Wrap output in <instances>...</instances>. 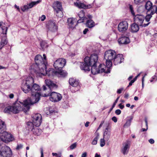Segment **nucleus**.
<instances>
[{
	"label": "nucleus",
	"mask_w": 157,
	"mask_h": 157,
	"mask_svg": "<svg viewBox=\"0 0 157 157\" xmlns=\"http://www.w3.org/2000/svg\"><path fill=\"white\" fill-rule=\"evenodd\" d=\"M98 56L97 54H94L91 55L90 57L86 56L84 59V62L81 63L80 64L81 69L85 72L90 71V67L91 66V73L93 75L105 72L109 73L110 72L109 68H108L105 71V68H107L103 64H100L98 67L97 68L96 64L98 60Z\"/></svg>",
	"instance_id": "f257e3e1"
},
{
	"label": "nucleus",
	"mask_w": 157,
	"mask_h": 157,
	"mask_svg": "<svg viewBox=\"0 0 157 157\" xmlns=\"http://www.w3.org/2000/svg\"><path fill=\"white\" fill-rule=\"evenodd\" d=\"M33 78L29 77L23 81L21 85V89L25 93L30 92L31 97L29 98L33 103H36L40 99V96H47L45 94H40L38 91L40 90L39 86L36 83H34Z\"/></svg>",
	"instance_id": "f03ea898"
},
{
	"label": "nucleus",
	"mask_w": 157,
	"mask_h": 157,
	"mask_svg": "<svg viewBox=\"0 0 157 157\" xmlns=\"http://www.w3.org/2000/svg\"><path fill=\"white\" fill-rule=\"evenodd\" d=\"M30 98L24 100L23 102L17 101L10 106L6 108L4 110L5 113L11 112L14 114H17L21 111L27 112L30 108L29 105L35 103H33Z\"/></svg>",
	"instance_id": "7ed1b4c3"
},
{
	"label": "nucleus",
	"mask_w": 157,
	"mask_h": 157,
	"mask_svg": "<svg viewBox=\"0 0 157 157\" xmlns=\"http://www.w3.org/2000/svg\"><path fill=\"white\" fill-rule=\"evenodd\" d=\"M43 58L40 55L36 56L35 58V61L37 67L34 70L37 76H41L42 75H45L48 74L46 70L47 63L46 61V56L45 54L43 55Z\"/></svg>",
	"instance_id": "20e7f679"
},
{
	"label": "nucleus",
	"mask_w": 157,
	"mask_h": 157,
	"mask_svg": "<svg viewBox=\"0 0 157 157\" xmlns=\"http://www.w3.org/2000/svg\"><path fill=\"white\" fill-rule=\"evenodd\" d=\"M6 128L5 122L0 119V133L2 134L1 140L5 143H8L13 140V138L10 133L5 131Z\"/></svg>",
	"instance_id": "39448f33"
},
{
	"label": "nucleus",
	"mask_w": 157,
	"mask_h": 157,
	"mask_svg": "<svg viewBox=\"0 0 157 157\" xmlns=\"http://www.w3.org/2000/svg\"><path fill=\"white\" fill-rule=\"evenodd\" d=\"M129 9L132 15L134 16L135 21L138 25L142 27H145L148 25L150 23V22L145 23V21H144L145 17L144 16L140 14H137L135 15L133 8L131 5L129 6Z\"/></svg>",
	"instance_id": "423d86ee"
},
{
	"label": "nucleus",
	"mask_w": 157,
	"mask_h": 157,
	"mask_svg": "<svg viewBox=\"0 0 157 157\" xmlns=\"http://www.w3.org/2000/svg\"><path fill=\"white\" fill-rule=\"evenodd\" d=\"M116 55V54L115 51L112 50H109L105 52L104 59L106 61V67L107 68H109L111 67L112 62Z\"/></svg>",
	"instance_id": "0eeeda50"
},
{
	"label": "nucleus",
	"mask_w": 157,
	"mask_h": 157,
	"mask_svg": "<svg viewBox=\"0 0 157 157\" xmlns=\"http://www.w3.org/2000/svg\"><path fill=\"white\" fill-rule=\"evenodd\" d=\"M58 70V71H57L53 68H50V77H52L54 76L64 77L67 75V73L66 71L61 69Z\"/></svg>",
	"instance_id": "6e6552de"
},
{
	"label": "nucleus",
	"mask_w": 157,
	"mask_h": 157,
	"mask_svg": "<svg viewBox=\"0 0 157 157\" xmlns=\"http://www.w3.org/2000/svg\"><path fill=\"white\" fill-rule=\"evenodd\" d=\"M12 155V152L9 147L2 146L0 150V157H11Z\"/></svg>",
	"instance_id": "1a4fd4ad"
},
{
	"label": "nucleus",
	"mask_w": 157,
	"mask_h": 157,
	"mask_svg": "<svg viewBox=\"0 0 157 157\" xmlns=\"http://www.w3.org/2000/svg\"><path fill=\"white\" fill-rule=\"evenodd\" d=\"M66 61L65 59L60 58L57 59L54 63L53 66L56 70L62 68L65 65Z\"/></svg>",
	"instance_id": "9d476101"
},
{
	"label": "nucleus",
	"mask_w": 157,
	"mask_h": 157,
	"mask_svg": "<svg viewBox=\"0 0 157 157\" xmlns=\"http://www.w3.org/2000/svg\"><path fill=\"white\" fill-rule=\"evenodd\" d=\"M61 95L58 93L52 92L50 94V101L54 102L60 101L62 98Z\"/></svg>",
	"instance_id": "9b49d317"
},
{
	"label": "nucleus",
	"mask_w": 157,
	"mask_h": 157,
	"mask_svg": "<svg viewBox=\"0 0 157 157\" xmlns=\"http://www.w3.org/2000/svg\"><path fill=\"white\" fill-rule=\"evenodd\" d=\"M41 119L42 116L40 113H36L33 116L32 121L35 126L38 127L40 126L42 122Z\"/></svg>",
	"instance_id": "f8f14e48"
},
{
	"label": "nucleus",
	"mask_w": 157,
	"mask_h": 157,
	"mask_svg": "<svg viewBox=\"0 0 157 157\" xmlns=\"http://www.w3.org/2000/svg\"><path fill=\"white\" fill-rule=\"evenodd\" d=\"M128 23L126 21H123L120 22L118 26V30L120 32L123 33L128 29Z\"/></svg>",
	"instance_id": "ddd939ff"
},
{
	"label": "nucleus",
	"mask_w": 157,
	"mask_h": 157,
	"mask_svg": "<svg viewBox=\"0 0 157 157\" xmlns=\"http://www.w3.org/2000/svg\"><path fill=\"white\" fill-rule=\"evenodd\" d=\"M106 128L103 132V138L106 141L109 140L110 138L111 132L110 131L109 129L110 128V126L109 123L106 124Z\"/></svg>",
	"instance_id": "4468645a"
},
{
	"label": "nucleus",
	"mask_w": 157,
	"mask_h": 157,
	"mask_svg": "<svg viewBox=\"0 0 157 157\" xmlns=\"http://www.w3.org/2000/svg\"><path fill=\"white\" fill-rule=\"evenodd\" d=\"M58 26L55 20H50V31L52 33H56L58 30Z\"/></svg>",
	"instance_id": "2eb2a0df"
},
{
	"label": "nucleus",
	"mask_w": 157,
	"mask_h": 157,
	"mask_svg": "<svg viewBox=\"0 0 157 157\" xmlns=\"http://www.w3.org/2000/svg\"><path fill=\"white\" fill-rule=\"evenodd\" d=\"M40 2V0H38L36 2H32L27 5H25L23 6H22L21 8V10L23 12H25L26 10L29 9L31 8L34 6L39 3Z\"/></svg>",
	"instance_id": "dca6fc26"
},
{
	"label": "nucleus",
	"mask_w": 157,
	"mask_h": 157,
	"mask_svg": "<svg viewBox=\"0 0 157 157\" xmlns=\"http://www.w3.org/2000/svg\"><path fill=\"white\" fill-rule=\"evenodd\" d=\"M130 145V142L128 140H127L126 142L123 143L121 149V152L123 154L126 155L128 154Z\"/></svg>",
	"instance_id": "f3484780"
},
{
	"label": "nucleus",
	"mask_w": 157,
	"mask_h": 157,
	"mask_svg": "<svg viewBox=\"0 0 157 157\" xmlns=\"http://www.w3.org/2000/svg\"><path fill=\"white\" fill-rule=\"evenodd\" d=\"M123 56L122 54H118L116 55L115 56L113 61L115 65H117L119 63H121L124 60Z\"/></svg>",
	"instance_id": "a211bd4d"
},
{
	"label": "nucleus",
	"mask_w": 157,
	"mask_h": 157,
	"mask_svg": "<svg viewBox=\"0 0 157 157\" xmlns=\"http://www.w3.org/2000/svg\"><path fill=\"white\" fill-rule=\"evenodd\" d=\"M74 4L76 6L79 8L84 9H90L93 6L92 4H89L87 5L81 2H74Z\"/></svg>",
	"instance_id": "6ab92c4d"
},
{
	"label": "nucleus",
	"mask_w": 157,
	"mask_h": 157,
	"mask_svg": "<svg viewBox=\"0 0 157 157\" xmlns=\"http://www.w3.org/2000/svg\"><path fill=\"white\" fill-rule=\"evenodd\" d=\"M118 42L120 44H127L130 42L129 38L126 36H122L119 38Z\"/></svg>",
	"instance_id": "aec40b11"
},
{
	"label": "nucleus",
	"mask_w": 157,
	"mask_h": 157,
	"mask_svg": "<svg viewBox=\"0 0 157 157\" xmlns=\"http://www.w3.org/2000/svg\"><path fill=\"white\" fill-rule=\"evenodd\" d=\"M153 6H152V3L149 1H147L145 5V8L147 10V12H150L151 11H154V10L153 8Z\"/></svg>",
	"instance_id": "412c9836"
},
{
	"label": "nucleus",
	"mask_w": 157,
	"mask_h": 157,
	"mask_svg": "<svg viewBox=\"0 0 157 157\" xmlns=\"http://www.w3.org/2000/svg\"><path fill=\"white\" fill-rule=\"evenodd\" d=\"M69 83L71 86L75 87H76L79 85L78 80L73 78L69 79Z\"/></svg>",
	"instance_id": "4be33fe9"
},
{
	"label": "nucleus",
	"mask_w": 157,
	"mask_h": 157,
	"mask_svg": "<svg viewBox=\"0 0 157 157\" xmlns=\"http://www.w3.org/2000/svg\"><path fill=\"white\" fill-rule=\"evenodd\" d=\"M131 31L132 33H136L138 32L139 29L138 25L136 23L132 24L130 27Z\"/></svg>",
	"instance_id": "5701e85b"
},
{
	"label": "nucleus",
	"mask_w": 157,
	"mask_h": 157,
	"mask_svg": "<svg viewBox=\"0 0 157 157\" xmlns=\"http://www.w3.org/2000/svg\"><path fill=\"white\" fill-rule=\"evenodd\" d=\"M76 22L74 18H70L67 19L68 25L69 28H73L75 26L74 23Z\"/></svg>",
	"instance_id": "b1692460"
},
{
	"label": "nucleus",
	"mask_w": 157,
	"mask_h": 157,
	"mask_svg": "<svg viewBox=\"0 0 157 157\" xmlns=\"http://www.w3.org/2000/svg\"><path fill=\"white\" fill-rule=\"evenodd\" d=\"M7 40L6 37V36H4L2 37L1 38V41L0 44V49H1L7 43Z\"/></svg>",
	"instance_id": "393cba45"
},
{
	"label": "nucleus",
	"mask_w": 157,
	"mask_h": 157,
	"mask_svg": "<svg viewBox=\"0 0 157 157\" xmlns=\"http://www.w3.org/2000/svg\"><path fill=\"white\" fill-rule=\"evenodd\" d=\"M53 8L54 11L62 9L61 3L58 1L55 2L53 4Z\"/></svg>",
	"instance_id": "a878e982"
},
{
	"label": "nucleus",
	"mask_w": 157,
	"mask_h": 157,
	"mask_svg": "<svg viewBox=\"0 0 157 157\" xmlns=\"http://www.w3.org/2000/svg\"><path fill=\"white\" fill-rule=\"evenodd\" d=\"M78 15L79 17L81 19L79 20L78 21V23H80L83 22V20L84 18H85V13L83 10H82L79 12L78 13Z\"/></svg>",
	"instance_id": "bb28decb"
},
{
	"label": "nucleus",
	"mask_w": 157,
	"mask_h": 157,
	"mask_svg": "<svg viewBox=\"0 0 157 157\" xmlns=\"http://www.w3.org/2000/svg\"><path fill=\"white\" fill-rule=\"evenodd\" d=\"M154 11H151L150 12H147V15L145 17V20L144 21L145 23H147L149 22V21L150 20V19L152 17V15L154 14Z\"/></svg>",
	"instance_id": "cd10ccee"
},
{
	"label": "nucleus",
	"mask_w": 157,
	"mask_h": 157,
	"mask_svg": "<svg viewBox=\"0 0 157 157\" xmlns=\"http://www.w3.org/2000/svg\"><path fill=\"white\" fill-rule=\"evenodd\" d=\"M27 128H28L29 131H33L35 128H34V126L33 123V122H28L27 123Z\"/></svg>",
	"instance_id": "c85d7f7f"
},
{
	"label": "nucleus",
	"mask_w": 157,
	"mask_h": 157,
	"mask_svg": "<svg viewBox=\"0 0 157 157\" xmlns=\"http://www.w3.org/2000/svg\"><path fill=\"white\" fill-rule=\"evenodd\" d=\"M86 26L89 28H92L94 26V22L91 19H90L87 21L86 23Z\"/></svg>",
	"instance_id": "c756f323"
},
{
	"label": "nucleus",
	"mask_w": 157,
	"mask_h": 157,
	"mask_svg": "<svg viewBox=\"0 0 157 157\" xmlns=\"http://www.w3.org/2000/svg\"><path fill=\"white\" fill-rule=\"evenodd\" d=\"M54 13L57 16L59 17H63V16L62 9H59V10L54 11Z\"/></svg>",
	"instance_id": "7c9ffc66"
},
{
	"label": "nucleus",
	"mask_w": 157,
	"mask_h": 157,
	"mask_svg": "<svg viewBox=\"0 0 157 157\" xmlns=\"http://www.w3.org/2000/svg\"><path fill=\"white\" fill-rule=\"evenodd\" d=\"M58 86L56 83L50 80V89H55L57 88Z\"/></svg>",
	"instance_id": "2f4dec72"
},
{
	"label": "nucleus",
	"mask_w": 157,
	"mask_h": 157,
	"mask_svg": "<svg viewBox=\"0 0 157 157\" xmlns=\"http://www.w3.org/2000/svg\"><path fill=\"white\" fill-rule=\"evenodd\" d=\"M132 117H131L130 119L128 120L126 123L124 124V128H127L130 126L132 121Z\"/></svg>",
	"instance_id": "473e14b6"
},
{
	"label": "nucleus",
	"mask_w": 157,
	"mask_h": 157,
	"mask_svg": "<svg viewBox=\"0 0 157 157\" xmlns=\"http://www.w3.org/2000/svg\"><path fill=\"white\" fill-rule=\"evenodd\" d=\"M40 45L43 49L48 47V45L46 42L45 41H41L40 43Z\"/></svg>",
	"instance_id": "72a5a7b5"
},
{
	"label": "nucleus",
	"mask_w": 157,
	"mask_h": 157,
	"mask_svg": "<svg viewBox=\"0 0 157 157\" xmlns=\"http://www.w3.org/2000/svg\"><path fill=\"white\" fill-rule=\"evenodd\" d=\"M33 134L35 135L39 136L40 134L41 130H40L39 129L36 128L34 129L33 131H32Z\"/></svg>",
	"instance_id": "f704fd0d"
},
{
	"label": "nucleus",
	"mask_w": 157,
	"mask_h": 157,
	"mask_svg": "<svg viewBox=\"0 0 157 157\" xmlns=\"http://www.w3.org/2000/svg\"><path fill=\"white\" fill-rule=\"evenodd\" d=\"M99 138L98 136H97L95 137L93 140L92 142V144L93 145H96L97 143V141Z\"/></svg>",
	"instance_id": "c9c22d12"
},
{
	"label": "nucleus",
	"mask_w": 157,
	"mask_h": 157,
	"mask_svg": "<svg viewBox=\"0 0 157 157\" xmlns=\"http://www.w3.org/2000/svg\"><path fill=\"white\" fill-rule=\"evenodd\" d=\"M104 139H104L103 138L101 139L100 140V145L101 147H103L105 144V140Z\"/></svg>",
	"instance_id": "e433bc0d"
},
{
	"label": "nucleus",
	"mask_w": 157,
	"mask_h": 157,
	"mask_svg": "<svg viewBox=\"0 0 157 157\" xmlns=\"http://www.w3.org/2000/svg\"><path fill=\"white\" fill-rule=\"evenodd\" d=\"M145 0H134V2L137 5H140Z\"/></svg>",
	"instance_id": "4c0bfd02"
},
{
	"label": "nucleus",
	"mask_w": 157,
	"mask_h": 157,
	"mask_svg": "<svg viewBox=\"0 0 157 157\" xmlns=\"http://www.w3.org/2000/svg\"><path fill=\"white\" fill-rule=\"evenodd\" d=\"M2 29V33L3 34H6L7 30V28L5 26H2L1 28Z\"/></svg>",
	"instance_id": "58836bf2"
},
{
	"label": "nucleus",
	"mask_w": 157,
	"mask_h": 157,
	"mask_svg": "<svg viewBox=\"0 0 157 157\" xmlns=\"http://www.w3.org/2000/svg\"><path fill=\"white\" fill-rule=\"evenodd\" d=\"M44 111L46 114L47 116H48V115L49 113V108L48 107L44 109Z\"/></svg>",
	"instance_id": "ea45409f"
},
{
	"label": "nucleus",
	"mask_w": 157,
	"mask_h": 157,
	"mask_svg": "<svg viewBox=\"0 0 157 157\" xmlns=\"http://www.w3.org/2000/svg\"><path fill=\"white\" fill-rule=\"evenodd\" d=\"M43 92L44 91H45L47 89V87L45 85H43ZM40 90L38 92H39ZM38 92L40 94H45V93H43V92L42 93H40L39 92ZM45 94L48 95V96H47L46 97L48 96L49 95V93H48L47 94Z\"/></svg>",
	"instance_id": "a19ab883"
},
{
	"label": "nucleus",
	"mask_w": 157,
	"mask_h": 157,
	"mask_svg": "<svg viewBox=\"0 0 157 157\" xmlns=\"http://www.w3.org/2000/svg\"><path fill=\"white\" fill-rule=\"evenodd\" d=\"M76 143H74L73 144H72L70 146V148L71 149H74L75 148L76 146Z\"/></svg>",
	"instance_id": "79ce46f5"
},
{
	"label": "nucleus",
	"mask_w": 157,
	"mask_h": 157,
	"mask_svg": "<svg viewBox=\"0 0 157 157\" xmlns=\"http://www.w3.org/2000/svg\"><path fill=\"white\" fill-rule=\"evenodd\" d=\"M145 122L146 123V126L147 127V129L142 128V131L143 132H144V131H146L147 130V121L146 119H145Z\"/></svg>",
	"instance_id": "37998d69"
},
{
	"label": "nucleus",
	"mask_w": 157,
	"mask_h": 157,
	"mask_svg": "<svg viewBox=\"0 0 157 157\" xmlns=\"http://www.w3.org/2000/svg\"><path fill=\"white\" fill-rule=\"evenodd\" d=\"M46 18V17L44 15H42L40 17L39 19L41 21H43Z\"/></svg>",
	"instance_id": "c03bdc74"
},
{
	"label": "nucleus",
	"mask_w": 157,
	"mask_h": 157,
	"mask_svg": "<svg viewBox=\"0 0 157 157\" xmlns=\"http://www.w3.org/2000/svg\"><path fill=\"white\" fill-rule=\"evenodd\" d=\"M119 98V97H118V98H117V99H116V100H115V101L113 103V106H112V107L113 108L114 107H115V105H116V104Z\"/></svg>",
	"instance_id": "a18cd8bd"
},
{
	"label": "nucleus",
	"mask_w": 157,
	"mask_h": 157,
	"mask_svg": "<svg viewBox=\"0 0 157 157\" xmlns=\"http://www.w3.org/2000/svg\"><path fill=\"white\" fill-rule=\"evenodd\" d=\"M115 113L117 115H119L121 113V111L120 110L118 109L115 111Z\"/></svg>",
	"instance_id": "49530a36"
},
{
	"label": "nucleus",
	"mask_w": 157,
	"mask_h": 157,
	"mask_svg": "<svg viewBox=\"0 0 157 157\" xmlns=\"http://www.w3.org/2000/svg\"><path fill=\"white\" fill-rule=\"evenodd\" d=\"M112 120L114 122H116L117 121V118L115 117H113L112 118Z\"/></svg>",
	"instance_id": "de8ad7c7"
},
{
	"label": "nucleus",
	"mask_w": 157,
	"mask_h": 157,
	"mask_svg": "<svg viewBox=\"0 0 157 157\" xmlns=\"http://www.w3.org/2000/svg\"><path fill=\"white\" fill-rule=\"evenodd\" d=\"M22 147L23 145L21 144L18 145L16 148V149L17 150H18L21 149L22 148Z\"/></svg>",
	"instance_id": "09e8293b"
},
{
	"label": "nucleus",
	"mask_w": 157,
	"mask_h": 157,
	"mask_svg": "<svg viewBox=\"0 0 157 157\" xmlns=\"http://www.w3.org/2000/svg\"><path fill=\"white\" fill-rule=\"evenodd\" d=\"M123 90V88H122L119 89H118L117 90V93L118 94H120L121 93L122 91Z\"/></svg>",
	"instance_id": "8fccbe9b"
},
{
	"label": "nucleus",
	"mask_w": 157,
	"mask_h": 157,
	"mask_svg": "<svg viewBox=\"0 0 157 157\" xmlns=\"http://www.w3.org/2000/svg\"><path fill=\"white\" fill-rule=\"evenodd\" d=\"M153 8L154 10V13H156L157 14V7L155 6H153Z\"/></svg>",
	"instance_id": "3c124183"
},
{
	"label": "nucleus",
	"mask_w": 157,
	"mask_h": 157,
	"mask_svg": "<svg viewBox=\"0 0 157 157\" xmlns=\"http://www.w3.org/2000/svg\"><path fill=\"white\" fill-rule=\"evenodd\" d=\"M45 83L46 85L48 87H49V80L48 79H46L45 80Z\"/></svg>",
	"instance_id": "603ef678"
},
{
	"label": "nucleus",
	"mask_w": 157,
	"mask_h": 157,
	"mask_svg": "<svg viewBox=\"0 0 157 157\" xmlns=\"http://www.w3.org/2000/svg\"><path fill=\"white\" fill-rule=\"evenodd\" d=\"M119 106L121 109H123L124 108V105H122L121 103L119 105Z\"/></svg>",
	"instance_id": "864d4df0"
},
{
	"label": "nucleus",
	"mask_w": 157,
	"mask_h": 157,
	"mask_svg": "<svg viewBox=\"0 0 157 157\" xmlns=\"http://www.w3.org/2000/svg\"><path fill=\"white\" fill-rule=\"evenodd\" d=\"M40 150L41 154V157H44L43 148H41L40 149Z\"/></svg>",
	"instance_id": "5fc2aeb1"
},
{
	"label": "nucleus",
	"mask_w": 157,
	"mask_h": 157,
	"mask_svg": "<svg viewBox=\"0 0 157 157\" xmlns=\"http://www.w3.org/2000/svg\"><path fill=\"white\" fill-rule=\"evenodd\" d=\"M87 156V153L84 152L81 155V157H86Z\"/></svg>",
	"instance_id": "6e6d98bb"
},
{
	"label": "nucleus",
	"mask_w": 157,
	"mask_h": 157,
	"mask_svg": "<svg viewBox=\"0 0 157 157\" xmlns=\"http://www.w3.org/2000/svg\"><path fill=\"white\" fill-rule=\"evenodd\" d=\"M88 29L87 28H86L83 31V33L84 34H86L87 32L88 31Z\"/></svg>",
	"instance_id": "4d7b16f0"
},
{
	"label": "nucleus",
	"mask_w": 157,
	"mask_h": 157,
	"mask_svg": "<svg viewBox=\"0 0 157 157\" xmlns=\"http://www.w3.org/2000/svg\"><path fill=\"white\" fill-rule=\"evenodd\" d=\"M135 82L134 81V80H132L131 82L129 83V85L128 86V87L129 86H131L132 85V84L133 83Z\"/></svg>",
	"instance_id": "13d9d810"
},
{
	"label": "nucleus",
	"mask_w": 157,
	"mask_h": 157,
	"mask_svg": "<svg viewBox=\"0 0 157 157\" xmlns=\"http://www.w3.org/2000/svg\"><path fill=\"white\" fill-rule=\"evenodd\" d=\"M149 142L151 144H153L154 143V141L153 139H150L149 140Z\"/></svg>",
	"instance_id": "bf43d9fd"
},
{
	"label": "nucleus",
	"mask_w": 157,
	"mask_h": 157,
	"mask_svg": "<svg viewBox=\"0 0 157 157\" xmlns=\"http://www.w3.org/2000/svg\"><path fill=\"white\" fill-rule=\"evenodd\" d=\"M129 96V94L128 93H125L124 95V98H125L128 99Z\"/></svg>",
	"instance_id": "052dcab7"
},
{
	"label": "nucleus",
	"mask_w": 157,
	"mask_h": 157,
	"mask_svg": "<svg viewBox=\"0 0 157 157\" xmlns=\"http://www.w3.org/2000/svg\"><path fill=\"white\" fill-rule=\"evenodd\" d=\"M9 97L10 98H13L14 95L12 94H10L9 95Z\"/></svg>",
	"instance_id": "680f3d73"
},
{
	"label": "nucleus",
	"mask_w": 157,
	"mask_h": 157,
	"mask_svg": "<svg viewBox=\"0 0 157 157\" xmlns=\"http://www.w3.org/2000/svg\"><path fill=\"white\" fill-rule=\"evenodd\" d=\"M90 123V122L88 121H87L86 122V123L85 124V126L86 127H87L89 126V124Z\"/></svg>",
	"instance_id": "e2e57ef3"
},
{
	"label": "nucleus",
	"mask_w": 157,
	"mask_h": 157,
	"mask_svg": "<svg viewBox=\"0 0 157 157\" xmlns=\"http://www.w3.org/2000/svg\"><path fill=\"white\" fill-rule=\"evenodd\" d=\"M3 25H4V23L2 21H0V27L2 28V26Z\"/></svg>",
	"instance_id": "0e129e2a"
},
{
	"label": "nucleus",
	"mask_w": 157,
	"mask_h": 157,
	"mask_svg": "<svg viewBox=\"0 0 157 157\" xmlns=\"http://www.w3.org/2000/svg\"><path fill=\"white\" fill-rule=\"evenodd\" d=\"M95 157H101V156L100 155H98L97 153H96Z\"/></svg>",
	"instance_id": "69168bd1"
},
{
	"label": "nucleus",
	"mask_w": 157,
	"mask_h": 157,
	"mask_svg": "<svg viewBox=\"0 0 157 157\" xmlns=\"http://www.w3.org/2000/svg\"><path fill=\"white\" fill-rule=\"evenodd\" d=\"M134 99L135 101H137L138 100V98L137 97L135 96L134 97Z\"/></svg>",
	"instance_id": "338daca9"
},
{
	"label": "nucleus",
	"mask_w": 157,
	"mask_h": 157,
	"mask_svg": "<svg viewBox=\"0 0 157 157\" xmlns=\"http://www.w3.org/2000/svg\"><path fill=\"white\" fill-rule=\"evenodd\" d=\"M133 77V76H130L128 78V80H129V81H130V80Z\"/></svg>",
	"instance_id": "774afa93"
}]
</instances>
